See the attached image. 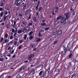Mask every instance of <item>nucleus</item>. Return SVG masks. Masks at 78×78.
I'll list each match as a JSON object with an SVG mask.
<instances>
[{
    "mask_svg": "<svg viewBox=\"0 0 78 78\" xmlns=\"http://www.w3.org/2000/svg\"><path fill=\"white\" fill-rule=\"evenodd\" d=\"M33 38V36L32 35L30 36L29 37V39L30 40H32Z\"/></svg>",
    "mask_w": 78,
    "mask_h": 78,
    "instance_id": "nucleus-25",
    "label": "nucleus"
},
{
    "mask_svg": "<svg viewBox=\"0 0 78 78\" xmlns=\"http://www.w3.org/2000/svg\"><path fill=\"white\" fill-rule=\"evenodd\" d=\"M4 74H2L0 78H4Z\"/></svg>",
    "mask_w": 78,
    "mask_h": 78,
    "instance_id": "nucleus-47",
    "label": "nucleus"
},
{
    "mask_svg": "<svg viewBox=\"0 0 78 78\" xmlns=\"http://www.w3.org/2000/svg\"><path fill=\"white\" fill-rule=\"evenodd\" d=\"M4 25H5V23L4 22H3L2 23V26H4Z\"/></svg>",
    "mask_w": 78,
    "mask_h": 78,
    "instance_id": "nucleus-63",
    "label": "nucleus"
},
{
    "mask_svg": "<svg viewBox=\"0 0 78 78\" xmlns=\"http://www.w3.org/2000/svg\"><path fill=\"white\" fill-rule=\"evenodd\" d=\"M22 30H20L18 31V34H20V33H22Z\"/></svg>",
    "mask_w": 78,
    "mask_h": 78,
    "instance_id": "nucleus-30",
    "label": "nucleus"
},
{
    "mask_svg": "<svg viewBox=\"0 0 78 78\" xmlns=\"http://www.w3.org/2000/svg\"><path fill=\"white\" fill-rule=\"evenodd\" d=\"M13 38V37L12 36V35H11L10 37V40H12Z\"/></svg>",
    "mask_w": 78,
    "mask_h": 78,
    "instance_id": "nucleus-54",
    "label": "nucleus"
},
{
    "mask_svg": "<svg viewBox=\"0 0 78 78\" xmlns=\"http://www.w3.org/2000/svg\"><path fill=\"white\" fill-rule=\"evenodd\" d=\"M17 41H15L14 42V45L15 46H16L17 44Z\"/></svg>",
    "mask_w": 78,
    "mask_h": 78,
    "instance_id": "nucleus-40",
    "label": "nucleus"
},
{
    "mask_svg": "<svg viewBox=\"0 0 78 78\" xmlns=\"http://www.w3.org/2000/svg\"><path fill=\"white\" fill-rule=\"evenodd\" d=\"M13 42V41L12 40L10 41V42H9L8 45V47H9L12 44V43Z\"/></svg>",
    "mask_w": 78,
    "mask_h": 78,
    "instance_id": "nucleus-13",
    "label": "nucleus"
},
{
    "mask_svg": "<svg viewBox=\"0 0 78 78\" xmlns=\"http://www.w3.org/2000/svg\"><path fill=\"white\" fill-rule=\"evenodd\" d=\"M33 24L32 23H30L28 24V25L29 26H32L33 25Z\"/></svg>",
    "mask_w": 78,
    "mask_h": 78,
    "instance_id": "nucleus-42",
    "label": "nucleus"
},
{
    "mask_svg": "<svg viewBox=\"0 0 78 78\" xmlns=\"http://www.w3.org/2000/svg\"><path fill=\"white\" fill-rule=\"evenodd\" d=\"M70 69V67L69 66H68V67L67 68V70L68 71H69Z\"/></svg>",
    "mask_w": 78,
    "mask_h": 78,
    "instance_id": "nucleus-52",
    "label": "nucleus"
},
{
    "mask_svg": "<svg viewBox=\"0 0 78 78\" xmlns=\"http://www.w3.org/2000/svg\"><path fill=\"white\" fill-rule=\"evenodd\" d=\"M41 40V38H38L37 39V40L36 41V42H39Z\"/></svg>",
    "mask_w": 78,
    "mask_h": 78,
    "instance_id": "nucleus-28",
    "label": "nucleus"
},
{
    "mask_svg": "<svg viewBox=\"0 0 78 78\" xmlns=\"http://www.w3.org/2000/svg\"><path fill=\"white\" fill-rule=\"evenodd\" d=\"M27 28H24L23 30H22V32L23 33L26 30L27 31L29 29V28H28V29H27Z\"/></svg>",
    "mask_w": 78,
    "mask_h": 78,
    "instance_id": "nucleus-16",
    "label": "nucleus"
},
{
    "mask_svg": "<svg viewBox=\"0 0 78 78\" xmlns=\"http://www.w3.org/2000/svg\"><path fill=\"white\" fill-rule=\"evenodd\" d=\"M45 75V72L44 71H41L39 73L38 76H41V77H44Z\"/></svg>",
    "mask_w": 78,
    "mask_h": 78,
    "instance_id": "nucleus-3",
    "label": "nucleus"
},
{
    "mask_svg": "<svg viewBox=\"0 0 78 78\" xmlns=\"http://www.w3.org/2000/svg\"><path fill=\"white\" fill-rule=\"evenodd\" d=\"M29 18L28 19V20H29L30 19V18H31V16H32V14L31 13L29 14Z\"/></svg>",
    "mask_w": 78,
    "mask_h": 78,
    "instance_id": "nucleus-23",
    "label": "nucleus"
},
{
    "mask_svg": "<svg viewBox=\"0 0 78 78\" xmlns=\"http://www.w3.org/2000/svg\"><path fill=\"white\" fill-rule=\"evenodd\" d=\"M75 13H76V12H73V14H72V16H74V15H75Z\"/></svg>",
    "mask_w": 78,
    "mask_h": 78,
    "instance_id": "nucleus-61",
    "label": "nucleus"
},
{
    "mask_svg": "<svg viewBox=\"0 0 78 78\" xmlns=\"http://www.w3.org/2000/svg\"><path fill=\"white\" fill-rule=\"evenodd\" d=\"M50 67H48V70H47V71H48V73H49L50 71Z\"/></svg>",
    "mask_w": 78,
    "mask_h": 78,
    "instance_id": "nucleus-26",
    "label": "nucleus"
},
{
    "mask_svg": "<svg viewBox=\"0 0 78 78\" xmlns=\"http://www.w3.org/2000/svg\"><path fill=\"white\" fill-rule=\"evenodd\" d=\"M37 2L38 3L37 4L36 7V11H38V10L39 6L40 4V2L39 1H38Z\"/></svg>",
    "mask_w": 78,
    "mask_h": 78,
    "instance_id": "nucleus-6",
    "label": "nucleus"
},
{
    "mask_svg": "<svg viewBox=\"0 0 78 78\" xmlns=\"http://www.w3.org/2000/svg\"><path fill=\"white\" fill-rule=\"evenodd\" d=\"M42 9H43V8H42V7H40V9H39L38 11H40Z\"/></svg>",
    "mask_w": 78,
    "mask_h": 78,
    "instance_id": "nucleus-38",
    "label": "nucleus"
},
{
    "mask_svg": "<svg viewBox=\"0 0 78 78\" xmlns=\"http://www.w3.org/2000/svg\"><path fill=\"white\" fill-rule=\"evenodd\" d=\"M33 33V31H31L28 34L29 36H31L32 34Z\"/></svg>",
    "mask_w": 78,
    "mask_h": 78,
    "instance_id": "nucleus-20",
    "label": "nucleus"
},
{
    "mask_svg": "<svg viewBox=\"0 0 78 78\" xmlns=\"http://www.w3.org/2000/svg\"><path fill=\"white\" fill-rule=\"evenodd\" d=\"M16 78H21V76L20 75H18L17 76Z\"/></svg>",
    "mask_w": 78,
    "mask_h": 78,
    "instance_id": "nucleus-39",
    "label": "nucleus"
},
{
    "mask_svg": "<svg viewBox=\"0 0 78 78\" xmlns=\"http://www.w3.org/2000/svg\"><path fill=\"white\" fill-rule=\"evenodd\" d=\"M29 11L28 9H27V10H26L25 14L26 15H27L28 14V12Z\"/></svg>",
    "mask_w": 78,
    "mask_h": 78,
    "instance_id": "nucleus-19",
    "label": "nucleus"
},
{
    "mask_svg": "<svg viewBox=\"0 0 78 78\" xmlns=\"http://www.w3.org/2000/svg\"><path fill=\"white\" fill-rule=\"evenodd\" d=\"M59 71V69H56L55 70V72H58Z\"/></svg>",
    "mask_w": 78,
    "mask_h": 78,
    "instance_id": "nucleus-50",
    "label": "nucleus"
},
{
    "mask_svg": "<svg viewBox=\"0 0 78 78\" xmlns=\"http://www.w3.org/2000/svg\"><path fill=\"white\" fill-rule=\"evenodd\" d=\"M22 70H26V68L24 67L23 66L22 67Z\"/></svg>",
    "mask_w": 78,
    "mask_h": 78,
    "instance_id": "nucleus-36",
    "label": "nucleus"
},
{
    "mask_svg": "<svg viewBox=\"0 0 78 78\" xmlns=\"http://www.w3.org/2000/svg\"><path fill=\"white\" fill-rule=\"evenodd\" d=\"M75 76V73H74L72 75V76H71V78H73V77H74Z\"/></svg>",
    "mask_w": 78,
    "mask_h": 78,
    "instance_id": "nucleus-55",
    "label": "nucleus"
},
{
    "mask_svg": "<svg viewBox=\"0 0 78 78\" xmlns=\"http://www.w3.org/2000/svg\"><path fill=\"white\" fill-rule=\"evenodd\" d=\"M4 14V15H7L8 14V12L7 11V10H4V13L2 11L1 12V17H2L3 15V14Z\"/></svg>",
    "mask_w": 78,
    "mask_h": 78,
    "instance_id": "nucleus-4",
    "label": "nucleus"
},
{
    "mask_svg": "<svg viewBox=\"0 0 78 78\" xmlns=\"http://www.w3.org/2000/svg\"><path fill=\"white\" fill-rule=\"evenodd\" d=\"M19 16L20 17V18H22L23 17L22 14L21 13H20V14H19Z\"/></svg>",
    "mask_w": 78,
    "mask_h": 78,
    "instance_id": "nucleus-31",
    "label": "nucleus"
},
{
    "mask_svg": "<svg viewBox=\"0 0 78 78\" xmlns=\"http://www.w3.org/2000/svg\"><path fill=\"white\" fill-rule=\"evenodd\" d=\"M34 54H32L30 55H29L28 56V59L30 61H31L32 60V58L34 57Z\"/></svg>",
    "mask_w": 78,
    "mask_h": 78,
    "instance_id": "nucleus-2",
    "label": "nucleus"
},
{
    "mask_svg": "<svg viewBox=\"0 0 78 78\" xmlns=\"http://www.w3.org/2000/svg\"><path fill=\"white\" fill-rule=\"evenodd\" d=\"M27 35H24V40H26L27 38Z\"/></svg>",
    "mask_w": 78,
    "mask_h": 78,
    "instance_id": "nucleus-34",
    "label": "nucleus"
},
{
    "mask_svg": "<svg viewBox=\"0 0 78 78\" xmlns=\"http://www.w3.org/2000/svg\"><path fill=\"white\" fill-rule=\"evenodd\" d=\"M62 30H59L58 32L57 33V34L58 36H60V35L62 34Z\"/></svg>",
    "mask_w": 78,
    "mask_h": 78,
    "instance_id": "nucleus-11",
    "label": "nucleus"
},
{
    "mask_svg": "<svg viewBox=\"0 0 78 78\" xmlns=\"http://www.w3.org/2000/svg\"><path fill=\"white\" fill-rule=\"evenodd\" d=\"M44 31L42 30H40L39 31V33H41L44 32Z\"/></svg>",
    "mask_w": 78,
    "mask_h": 78,
    "instance_id": "nucleus-27",
    "label": "nucleus"
},
{
    "mask_svg": "<svg viewBox=\"0 0 78 78\" xmlns=\"http://www.w3.org/2000/svg\"><path fill=\"white\" fill-rule=\"evenodd\" d=\"M34 21L35 22H37L36 18H34Z\"/></svg>",
    "mask_w": 78,
    "mask_h": 78,
    "instance_id": "nucleus-46",
    "label": "nucleus"
},
{
    "mask_svg": "<svg viewBox=\"0 0 78 78\" xmlns=\"http://www.w3.org/2000/svg\"><path fill=\"white\" fill-rule=\"evenodd\" d=\"M50 74H48V76L46 77V78H50Z\"/></svg>",
    "mask_w": 78,
    "mask_h": 78,
    "instance_id": "nucleus-57",
    "label": "nucleus"
},
{
    "mask_svg": "<svg viewBox=\"0 0 78 78\" xmlns=\"http://www.w3.org/2000/svg\"><path fill=\"white\" fill-rule=\"evenodd\" d=\"M69 64L71 66H73L72 62H69Z\"/></svg>",
    "mask_w": 78,
    "mask_h": 78,
    "instance_id": "nucleus-53",
    "label": "nucleus"
},
{
    "mask_svg": "<svg viewBox=\"0 0 78 78\" xmlns=\"http://www.w3.org/2000/svg\"><path fill=\"white\" fill-rule=\"evenodd\" d=\"M69 44H68V45H67V47L66 48V49H67V50H68V49L69 48Z\"/></svg>",
    "mask_w": 78,
    "mask_h": 78,
    "instance_id": "nucleus-60",
    "label": "nucleus"
},
{
    "mask_svg": "<svg viewBox=\"0 0 78 78\" xmlns=\"http://www.w3.org/2000/svg\"><path fill=\"white\" fill-rule=\"evenodd\" d=\"M78 60H76V61H75V62H74V63H78Z\"/></svg>",
    "mask_w": 78,
    "mask_h": 78,
    "instance_id": "nucleus-62",
    "label": "nucleus"
},
{
    "mask_svg": "<svg viewBox=\"0 0 78 78\" xmlns=\"http://www.w3.org/2000/svg\"><path fill=\"white\" fill-rule=\"evenodd\" d=\"M45 22V20H43L42 22L43 23H41V26H46V25H47V24L46 23H44Z\"/></svg>",
    "mask_w": 78,
    "mask_h": 78,
    "instance_id": "nucleus-10",
    "label": "nucleus"
},
{
    "mask_svg": "<svg viewBox=\"0 0 78 78\" xmlns=\"http://www.w3.org/2000/svg\"><path fill=\"white\" fill-rule=\"evenodd\" d=\"M30 47H31L33 48H34L35 47V44H34L31 43H30Z\"/></svg>",
    "mask_w": 78,
    "mask_h": 78,
    "instance_id": "nucleus-15",
    "label": "nucleus"
},
{
    "mask_svg": "<svg viewBox=\"0 0 78 78\" xmlns=\"http://www.w3.org/2000/svg\"><path fill=\"white\" fill-rule=\"evenodd\" d=\"M22 23L24 25L26 26V23L24 22V21H23L22 22Z\"/></svg>",
    "mask_w": 78,
    "mask_h": 78,
    "instance_id": "nucleus-43",
    "label": "nucleus"
},
{
    "mask_svg": "<svg viewBox=\"0 0 78 78\" xmlns=\"http://www.w3.org/2000/svg\"><path fill=\"white\" fill-rule=\"evenodd\" d=\"M10 53H11L12 54H13L14 52V50H13V48L11 49V50L10 51Z\"/></svg>",
    "mask_w": 78,
    "mask_h": 78,
    "instance_id": "nucleus-18",
    "label": "nucleus"
},
{
    "mask_svg": "<svg viewBox=\"0 0 78 78\" xmlns=\"http://www.w3.org/2000/svg\"><path fill=\"white\" fill-rule=\"evenodd\" d=\"M7 55L8 57H10L11 56V55L10 54H7Z\"/></svg>",
    "mask_w": 78,
    "mask_h": 78,
    "instance_id": "nucleus-59",
    "label": "nucleus"
},
{
    "mask_svg": "<svg viewBox=\"0 0 78 78\" xmlns=\"http://www.w3.org/2000/svg\"><path fill=\"white\" fill-rule=\"evenodd\" d=\"M58 42V41H56L54 42L53 43L54 45H55Z\"/></svg>",
    "mask_w": 78,
    "mask_h": 78,
    "instance_id": "nucleus-37",
    "label": "nucleus"
},
{
    "mask_svg": "<svg viewBox=\"0 0 78 78\" xmlns=\"http://www.w3.org/2000/svg\"><path fill=\"white\" fill-rule=\"evenodd\" d=\"M29 61L28 60H25V61H24V62L25 63H27Z\"/></svg>",
    "mask_w": 78,
    "mask_h": 78,
    "instance_id": "nucleus-49",
    "label": "nucleus"
},
{
    "mask_svg": "<svg viewBox=\"0 0 78 78\" xmlns=\"http://www.w3.org/2000/svg\"><path fill=\"white\" fill-rule=\"evenodd\" d=\"M62 18V16H60L57 18V20L58 21L59 19Z\"/></svg>",
    "mask_w": 78,
    "mask_h": 78,
    "instance_id": "nucleus-22",
    "label": "nucleus"
},
{
    "mask_svg": "<svg viewBox=\"0 0 78 78\" xmlns=\"http://www.w3.org/2000/svg\"><path fill=\"white\" fill-rule=\"evenodd\" d=\"M19 2L17 1V0H16L14 3L15 5L16 6H19L20 5V2Z\"/></svg>",
    "mask_w": 78,
    "mask_h": 78,
    "instance_id": "nucleus-7",
    "label": "nucleus"
},
{
    "mask_svg": "<svg viewBox=\"0 0 78 78\" xmlns=\"http://www.w3.org/2000/svg\"><path fill=\"white\" fill-rule=\"evenodd\" d=\"M8 41V39H5V42H4L3 44L6 43Z\"/></svg>",
    "mask_w": 78,
    "mask_h": 78,
    "instance_id": "nucleus-32",
    "label": "nucleus"
},
{
    "mask_svg": "<svg viewBox=\"0 0 78 78\" xmlns=\"http://www.w3.org/2000/svg\"><path fill=\"white\" fill-rule=\"evenodd\" d=\"M38 36L39 37H41V36H42V35H41V33L40 32L39 33Z\"/></svg>",
    "mask_w": 78,
    "mask_h": 78,
    "instance_id": "nucleus-45",
    "label": "nucleus"
},
{
    "mask_svg": "<svg viewBox=\"0 0 78 78\" xmlns=\"http://www.w3.org/2000/svg\"><path fill=\"white\" fill-rule=\"evenodd\" d=\"M49 27H46L44 29L46 31H47L48 30H49Z\"/></svg>",
    "mask_w": 78,
    "mask_h": 78,
    "instance_id": "nucleus-33",
    "label": "nucleus"
},
{
    "mask_svg": "<svg viewBox=\"0 0 78 78\" xmlns=\"http://www.w3.org/2000/svg\"><path fill=\"white\" fill-rule=\"evenodd\" d=\"M22 47H23V45H20V46H19V47H18V49H20Z\"/></svg>",
    "mask_w": 78,
    "mask_h": 78,
    "instance_id": "nucleus-29",
    "label": "nucleus"
},
{
    "mask_svg": "<svg viewBox=\"0 0 78 78\" xmlns=\"http://www.w3.org/2000/svg\"><path fill=\"white\" fill-rule=\"evenodd\" d=\"M73 57V53H70V54L68 55V58L67 59H71V60H72V58Z\"/></svg>",
    "mask_w": 78,
    "mask_h": 78,
    "instance_id": "nucleus-8",
    "label": "nucleus"
},
{
    "mask_svg": "<svg viewBox=\"0 0 78 78\" xmlns=\"http://www.w3.org/2000/svg\"><path fill=\"white\" fill-rule=\"evenodd\" d=\"M4 59V58H0V61H2Z\"/></svg>",
    "mask_w": 78,
    "mask_h": 78,
    "instance_id": "nucleus-56",
    "label": "nucleus"
},
{
    "mask_svg": "<svg viewBox=\"0 0 78 78\" xmlns=\"http://www.w3.org/2000/svg\"><path fill=\"white\" fill-rule=\"evenodd\" d=\"M14 25L13 24H12V27H13L14 28V27H15L16 26V22L15 21L14 22Z\"/></svg>",
    "mask_w": 78,
    "mask_h": 78,
    "instance_id": "nucleus-21",
    "label": "nucleus"
},
{
    "mask_svg": "<svg viewBox=\"0 0 78 78\" xmlns=\"http://www.w3.org/2000/svg\"><path fill=\"white\" fill-rule=\"evenodd\" d=\"M8 17L7 16H6V15H4L3 16V19L4 21H5L6 20L7 18Z\"/></svg>",
    "mask_w": 78,
    "mask_h": 78,
    "instance_id": "nucleus-14",
    "label": "nucleus"
},
{
    "mask_svg": "<svg viewBox=\"0 0 78 78\" xmlns=\"http://www.w3.org/2000/svg\"><path fill=\"white\" fill-rule=\"evenodd\" d=\"M12 31L13 33H14L15 32V30L14 29H12Z\"/></svg>",
    "mask_w": 78,
    "mask_h": 78,
    "instance_id": "nucleus-58",
    "label": "nucleus"
},
{
    "mask_svg": "<svg viewBox=\"0 0 78 78\" xmlns=\"http://www.w3.org/2000/svg\"><path fill=\"white\" fill-rule=\"evenodd\" d=\"M15 29H16V30H15V33H17V31L18 30V28L17 27H15Z\"/></svg>",
    "mask_w": 78,
    "mask_h": 78,
    "instance_id": "nucleus-41",
    "label": "nucleus"
},
{
    "mask_svg": "<svg viewBox=\"0 0 78 78\" xmlns=\"http://www.w3.org/2000/svg\"><path fill=\"white\" fill-rule=\"evenodd\" d=\"M5 53H6V52L5 51L4 53L2 54L0 58H2L5 55Z\"/></svg>",
    "mask_w": 78,
    "mask_h": 78,
    "instance_id": "nucleus-17",
    "label": "nucleus"
},
{
    "mask_svg": "<svg viewBox=\"0 0 78 78\" xmlns=\"http://www.w3.org/2000/svg\"><path fill=\"white\" fill-rule=\"evenodd\" d=\"M4 40V38H3V37H2L1 39V40H0V43L1 44H2V42Z\"/></svg>",
    "mask_w": 78,
    "mask_h": 78,
    "instance_id": "nucleus-24",
    "label": "nucleus"
},
{
    "mask_svg": "<svg viewBox=\"0 0 78 78\" xmlns=\"http://www.w3.org/2000/svg\"><path fill=\"white\" fill-rule=\"evenodd\" d=\"M35 69H34L32 68L28 71V74L29 75H30L32 73V74L34 75L35 73Z\"/></svg>",
    "mask_w": 78,
    "mask_h": 78,
    "instance_id": "nucleus-1",
    "label": "nucleus"
},
{
    "mask_svg": "<svg viewBox=\"0 0 78 78\" xmlns=\"http://www.w3.org/2000/svg\"><path fill=\"white\" fill-rule=\"evenodd\" d=\"M22 70H23L22 68V67H21V68L20 69H19V70H18V71H19V72H20Z\"/></svg>",
    "mask_w": 78,
    "mask_h": 78,
    "instance_id": "nucleus-44",
    "label": "nucleus"
},
{
    "mask_svg": "<svg viewBox=\"0 0 78 78\" xmlns=\"http://www.w3.org/2000/svg\"><path fill=\"white\" fill-rule=\"evenodd\" d=\"M8 34H6L5 35V37H6V38H7L8 37Z\"/></svg>",
    "mask_w": 78,
    "mask_h": 78,
    "instance_id": "nucleus-51",
    "label": "nucleus"
},
{
    "mask_svg": "<svg viewBox=\"0 0 78 78\" xmlns=\"http://www.w3.org/2000/svg\"><path fill=\"white\" fill-rule=\"evenodd\" d=\"M66 18H64V17H63L62 19V20L61 21V23H64V24L65 23H66V20H68Z\"/></svg>",
    "mask_w": 78,
    "mask_h": 78,
    "instance_id": "nucleus-5",
    "label": "nucleus"
},
{
    "mask_svg": "<svg viewBox=\"0 0 78 78\" xmlns=\"http://www.w3.org/2000/svg\"><path fill=\"white\" fill-rule=\"evenodd\" d=\"M4 4L3 2H1V5H0V6H3V5Z\"/></svg>",
    "mask_w": 78,
    "mask_h": 78,
    "instance_id": "nucleus-48",
    "label": "nucleus"
},
{
    "mask_svg": "<svg viewBox=\"0 0 78 78\" xmlns=\"http://www.w3.org/2000/svg\"><path fill=\"white\" fill-rule=\"evenodd\" d=\"M65 16H66V18L68 20L69 18V13H66L65 14H64Z\"/></svg>",
    "mask_w": 78,
    "mask_h": 78,
    "instance_id": "nucleus-9",
    "label": "nucleus"
},
{
    "mask_svg": "<svg viewBox=\"0 0 78 78\" xmlns=\"http://www.w3.org/2000/svg\"><path fill=\"white\" fill-rule=\"evenodd\" d=\"M27 6V5L26 4H25L24 5H23V10H25Z\"/></svg>",
    "mask_w": 78,
    "mask_h": 78,
    "instance_id": "nucleus-12",
    "label": "nucleus"
},
{
    "mask_svg": "<svg viewBox=\"0 0 78 78\" xmlns=\"http://www.w3.org/2000/svg\"><path fill=\"white\" fill-rule=\"evenodd\" d=\"M64 50H65L64 51V52L65 53H66L67 52V49H66L65 48H64Z\"/></svg>",
    "mask_w": 78,
    "mask_h": 78,
    "instance_id": "nucleus-35",
    "label": "nucleus"
},
{
    "mask_svg": "<svg viewBox=\"0 0 78 78\" xmlns=\"http://www.w3.org/2000/svg\"><path fill=\"white\" fill-rule=\"evenodd\" d=\"M17 34V33L15 32V34L14 35H13V36H16Z\"/></svg>",
    "mask_w": 78,
    "mask_h": 78,
    "instance_id": "nucleus-64",
    "label": "nucleus"
}]
</instances>
